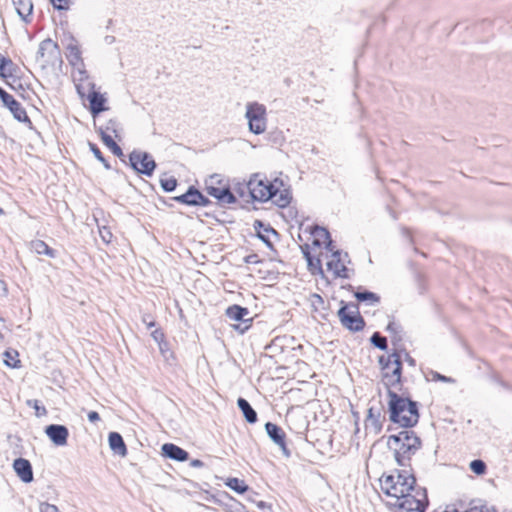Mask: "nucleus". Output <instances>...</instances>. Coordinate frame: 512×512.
<instances>
[{"label": "nucleus", "mask_w": 512, "mask_h": 512, "mask_svg": "<svg viewBox=\"0 0 512 512\" xmlns=\"http://www.w3.org/2000/svg\"><path fill=\"white\" fill-rule=\"evenodd\" d=\"M387 414L391 423L400 428H413L420 419V403L404 393L399 394L393 389L387 391Z\"/></svg>", "instance_id": "1"}, {"label": "nucleus", "mask_w": 512, "mask_h": 512, "mask_svg": "<svg viewBox=\"0 0 512 512\" xmlns=\"http://www.w3.org/2000/svg\"><path fill=\"white\" fill-rule=\"evenodd\" d=\"M422 440L411 428H402L401 431L387 437V448L393 452L398 466H410L413 455L421 449Z\"/></svg>", "instance_id": "2"}, {"label": "nucleus", "mask_w": 512, "mask_h": 512, "mask_svg": "<svg viewBox=\"0 0 512 512\" xmlns=\"http://www.w3.org/2000/svg\"><path fill=\"white\" fill-rule=\"evenodd\" d=\"M397 475L383 474L380 481L382 492L393 501L396 497H403L406 492L416 490V478L405 470H396Z\"/></svg>", "instance_id": "3"}, {"label": "nucleus", "mask_w": 512, "mask_h": 512, "mask_svg": "<svg viewBox=\"0 0 512 512\" xmlns=\"http://www.w3.org/2000/svg\"><path fill=\"white\" fill-rule=\"evenodd\" d=\"M337 316L341 325L349 332L356 333L362 331L366 326V321L360 314L357 302L340 301V308Z\"/></svg>", "instance_id": "4"}, {"label": "nucleus", "mask_w": 512, "mask_h": 512, "mask_svg": "<svg viewBox=\"0 0 512 512\" xmlns=\"http://www.w3.org/2000/svg\"><path fill=\"white\" fill-rule=\"evenodd\" d=\"M415 495L406 492L403 497H396L395 501L388 502V505L394 507V512H425L428 506V497L426 489L416 488Z\"/></svg>", "instance_id": "5"}, {"label": "nucleus", "mask_w": 512, "mask_h": 512, "mask_svg": "<svg viewBox=\"0 0 512 512\" xmlns=\"http://www.w3.org/2000/svg\"><path fill=\"white\" fill-rule=\"evenodd\" d=\"M126 164L129 165L137 174L144 175L146 177L153 176L157 168V163L149 152L136 149L129 153L128 162L126 161Z\"/></svg>", "instance_id": "6"}, {"label": "nucleus", "mask_w": 512, "mask_h": 512, "mask_svg": "<svg viewBox=\"0 0 512 512\" xmlns=\"http://www.w3.org/2000/svg\"><path fill=\"white\" fill-rule=\"evenodd\" d=\"M245 117L248 120L249 131L255 135L265 132L267 119L266 107L258 102L248 103L246 107Z\"/></svg>", "instance_id": "7"}, {"label": "nucleus", "mask_w": 512, "mask_h": 512, "mask_svg": "<svg viewBox=\"0 0 512 512\" xmlns=\"http://www.w3.org/2000/svg\"><path fill=\"white\" fill-rule=\"evenodd\" d=\"M0 101L3 107L8 109L13 115L15 120L27 124L30 129H33V123L27 115L25 108L2 87H0Z\"/></svg>", "instance_id": "8"}, {"label": "nucleus", "mask_w": 512, "mask_h": 512, "mask_svg": "<svg viewBox=\"0 0 512 512\" xmlns=\"http://www.w3.org/2000/svg\"><path fill=\"white\" fill-rule=\"evenodd\" d=\"M60 47L57 42L51 38H46L40 42L36 53V60L42 61L43 66L53 64L60 58Z\"/></svg>", "instance_id": "9"}, {"label": "nucleus", "mask_w": 512, "mask_h": 512, "mask_svg": "<svg viewBox=\"0 0 512 512\" xmlns=\"http://www.w3.org/2000/svg\"><path fill=\"white\" fill-rule=\"evenodd\" d=\"M250 314L248 308L243 307L238 304H233L228 306L225 315L233 321L240 322L238 325H235L234 328L238 330L241 334L245 333L252 325V318H246Z\"/></svg>", "instance_id": "10"}, {"label": "nucleus", "mask_w": 512, "mask_h": 512, "mask_svg": "<svg viewBox=\"0 0 512 512\" xmlns=\"http://www.w3.org/2000/svg\"><path fill=\"white\" fill-rule=\"evenodd\" d=\"M392 357H394L393 365L394 368L390 372L383 373V379L382 382L387 388V391L389 389H392L396 385H402V372H403V363L402 358L400 355V352L398 349H393L392 351Z\"/></svg>", "instance_id": "11"}, {"label": "nucleus", "mask_w": 512, "mask_h": 512, "mask_svg": "<svg viewBox=\"0 0 512 512\" xmlns=\"http://www.w3.org/2000/svg\"><path fill=\"white\" fill-rule=\"evenodd\" d=\"M264 428L270 440L280 448L285 457L289 458L291 456V451L287 447V436L285 431L279 425L272 422H266Z\"/></svg>", "instance_id": "12"}, {"label": "nucleus", "mask_w": 512, "mask_h": 512, "mask_svg": "<svg viewBox=\"0 0 512 512\" xmlns=\"http://www.w3.org/2000/svg\"><path fill=\"white\" fill-rule=\"evenodd\" d=\"M206 193L217 200L220 206L237 203V197L230 185L214 186L209 185L204 189Z\"/></svg>", "instance_id": "13"}, {"label": "nucleus", "mask_w": 512, "mask_h": 512, "mask_svg": "<svg viewBox=\"0 0 512 512\" xmlns=\"http://www.w3.org/2000/svg\"><path fill=\"white\" fill-rule=\"evenodd\" d=\"M385 412L384 406L381 401H379V406H371L367 411V416L365 419V428H371L374 434H379L383 429V423L385 422Z\"/></svg>", "instance_id": "14"}, {"label": "nucleus", "mask_w": 512, "mask_h": 512, "mask_svg": "<svg viewBox=\"0 0 512 512\" xmlns=\"http://www.w3.org/2000/svg\"><path fill=\"white\" fill-rule=\"evenodd\" d=\"M45 434L55 446H65L68 442L69 430L62 424H50L45 427Z\"/></svg>", "instance_id": "15"}, {"label": "nucleus", "mask_w": 512, "mask_h": 512, "mask_svg": "<svg viewBox=\"0 0 512 512\" xmlns=\"http://www.w3.org/2000/svg\"><path fill=\"white\" fill-rule=\"evenodd\" d=\"M253 227L256 231L257 237L266 245V247L270 250H274V245L266 234L270 233L276 238H279L280 233L275 230L269 223H265L262 220H255Z\"/></svg>", "instance_id": "16"}, {"label": "nucleus", "mask_w": 512, "mask_h": 512, "mask_svg": "<svg viewBox=\"0 0 512 512\" xmlns=\"http://www.w3.org/2000/svg\"><path fill=\"white\" fill-rule=\"evenodd\" d=\"M161 454L163 457L176 461L185 462L189 460V453L174 443H164L161 447Z\"/></svg>", "instance_id": "17"}, {"label": "nucleus", "mask_w": 512, "mask_h": 512, "mask_svg": "<svg viewBox=\"0 0 512 512\" xmlns=\"http://www.w3.org/2000/svg\"><path fill=\"white\" fill-rule=\"evenodd\" d=\"M13 469L22 482L31 483L33 481V468L28 459L16 458L13 462Z\"/></svg>", "instance_id": "18"}, {"label": "nucleus", "mask_w": 512, "mask_h": 512, "mask_svg": "<svg viewBox=\"0 0 512 512\" xmlns=\"http://www.w3.org/2000/svg\"><path fill=\"white\" fill-rule=\"evenodd\" d=\"M201 193L194 185H190L185 193L174 196L171 199L186 206L197 207Z\"/></svg>", "instance_id": "19"}, {"label": "nucleus", "mask_w": 512, "mask_h": 512, "mask_svg": "<svg viewBox=\"0 0 512 512\" xmlns=\"http://www.w3.org/2000/svg\"><path fill=\"white\" fill-rule=\"evenodd\" d=\"M87 98L89 101V110L93 117L98 116L108 109L105 105L106 98L100 92L91 91Z\"/></svg>", "instance_id": "20"}, {"label": "nucleus", "mask_w": 512, "mask_h": 512, "mask_svg": "<svg viewBox=\"0 0 512 512\" xmlns=\"http://www.w3.org/2000/svg\"><path fill=\"white\" fill-rule=\"evenodd\" d=\"M108 444L115 455L125 457L128 454L127 446L119 432L112 431L108 434Z\"/></svg>", "instance_id": "21"}, {"label": "nucleus", "mask_w": 512, "mask_h": 512, "mask_svg": "<svg viewBox=\"0 0 512 512\" xmlns=\"http://www.w3.org/2000/svg\"><path fill=\"white\" fill-rule=\"evenodd\" d=\"M98 133L100 135V138L102 140V142L104 143V145L110 149V151L115 155L117 156L118 158H120V160L126 164V160H125V155L123 153V150L122 148L114 141V139L112 138L111 135L107 134L105 132V130L100 127L98 129Z\"/></svg>", "instance_id": "22"}, {"label": "nucleus", "mask_w": 512, "mask_h": 512, "mask_svg": "<svg viewBox=\"0 0 512 512\" xmlns=\"http://www.w3.org/2000/svg\"><path fill=\"white\" fill-rule=\"evenodd\" d=\"M18 16L25 22H31V16L33 13L32 0H12Z\"/></svg>", "instance_id": "23"}, {"label": "nucleus", "mask_w": 512, "mask_h": 512, "mask_svg": "<svg viewBox=\"0 0 512 512\" xmlns=\"http://www.w3.org/2000/svg\"><path fill=\"white\" fill-rule=\"evenodd\" d=\"M248 187H249V195L251 197V199L253 201H259L260 202V197H259V194L258 192H260V194L262 192H265V177L264 178H260V174H253L250 178V180L248 181Z\"/></svg>", "instance_id": "24"}, {"label": "nucleus", "mask_w": 512, "mask_h": 512, "mask_svg": "<svg viewBox=\"0 0 512 512\" xmlns=\"http://www.w3.org/2000/svg\"><path fill=\"white\" fill-rule=\"evenodd\" d=\"M237 406L247 423L255 424L258 421V415L248 400L243 397L237 399Z\"/></svg>", "instance_id": "25"}, {"label": "nucleus", "mask_w": 512, "mask_h": 512, "mask_svg": "<svg viewBox=\"0 0 512 512\" xmlns=\"http://www.w3.org/2000/svg\"><path fill=\"white\" fill-rule=\"evenodd\" d=\"M283 185V181L279 179H275L273 182H269L265 178V192H258L260 197V202H266L268 200H273L275 197H277V194L279 193L280 186Z\"/></svg>", "instance_id": "26"}, {"label": "nucleus", "mask_w": 512, "mask_h": 512, "mask_svg": "<svg viewBox=\"0 0 512 512\" xmlns=\"http://www.w3.org/2000/svg\"><path fill=\"white\" fill-rule=\"evenodd\" d=\"M307 230L313 236L312 244L315 247H322L325 240L331 237V234L327 228L317 224L308 227Z\"/></svg>", "instance_id": "27"}, {"label": "nucleus", "mask_w": 512, "mask_h": 512, "mask_svg": "<svg viewBox=\"0 0 512 512\" xmlns=\"http://www.w3.org/2000/svg\"><path fill=\"white\" fill-rule=\"evenodd\" d=\"M354 297L357 300V302L366 303L370 306H376L381 301V298L378 294L366 289L354 292Z\"/></svg>", "instance_id": "28"}, {"label": "nucleus", "mask_w": 512, "mask_h": 512, "mask_svg": "<svg viewBox=\"0 0 512 512\" xmlns=\"http://www.w3.org/2000/svg\"><path fill=\"white\" fill-rule=\"evenodd\" d=\"M31 249L38 255H46L49 258H56L57 251L51 248L45 241L36 239L31 241Z\"/></svg>", "instance_id": "29"}, {"label": "nucleus", "mask_w": 512, "mask_h": 512, "mask_svg": "<svg viewBox=\"0 0 512 512\" xmlns=\"http://www.w3.org/2000/svg\"><path fill=\"white\" fill-rule=\"evenodd\" d=\"M225 485L238 494H244L249 489V486L244 482V480L236 477L228 478Z\"/></svg>", "instance_id": "30"}, {"label": "nucleus", "mask_w": 512, "mask_h": 512, "mask_svg": "<svg viewBox=\"0 0 512 512\" xmlns=\"http://www.w3.org/2000/svg\"><path fill=\"white\" fill-rule=\"evenodd\" d=\"M370 343L381 351H388V340L380 332H374L370 337Z\"/></svg>", "instance_id": "31"}, {"label": "nucleus", "mask_w": 512, "mask_h": 512, "mask_svg": "<svg viewBox=\"0 0 512 512\" xmlns=\"http://www.w3.org/2000/svg\"><path fill=\"white\" fill-rule=\"evenodd\" d=\"M292 200L291 193L288 189L279 190L277 197H275L272 201L279 208L287 207Z\"/></svg>", "instance_id": "32"}, {"label": "nucleus", "mask_w": 512, "mask_h": 512, "mask_svg": "<svg viewBox=\"0 0 512 512\" xmlns=\"http://www.w3.org/2000/svg\"><path fill=\"white\" fill-rule=\"evenodd\" d=\"M308 270L311 272V274H321L323 275V269H322V263L319 257L316 256H310L306 259Z\"/></svg>", "instance_id": "33"}, {"label": "nucleus", "mask_w": 512, "mask_h": 512, "mask_svg": "<svg viewBox=\"0 0 512 512\" xmlns=\"http://www.w3.org/2000/svg\"><path fill=\"white\" fill-rule=\"evenodd\" d=\"M88 146H89V149L90 151L93 153L94 157L103 164L104 168L106 170H110L112 169L110 163L108 162V160L104 157L103 153L101 152V150L99 149V147L93 143V142H90L88 141Z\"/></svg>", "instance_id": "34"}, {"label": "nucleus", "mask_w": 512, "mask_h": 512, "mask_svg": "<svg viewBox=\"0 0 512 512\" xmlns=\"http://www.w3.org/2000/svg\"><path fill=\"white\" fill-rule=\"evenodd\" d=\"M3 355L5 357V359H4L5 365H7L8 367H11V368L19 367L20 360L17 359L19 354L16 350H6Z\"/></svg>", "instance_id": "35"}, {"label": "nucleus", "mask_w": 512, "mask_h": 512, "mask_svg": "<svg viewBox=\"0 0 512 512\" xmlns=\"http://www.w3.org/2000/svg\"><path fill=\"white\" fill-rule=\"evenodd\" d=\"M160 186L164 192L170 193V192H173L177 188L178 180L174 176H171L170 178H165V179L161 178Z\"/></svg>", "instance_id": "36"}, {"label": "nucleus", "mask_w": 512, "mask_h": 512, "mask_svg": "<svg viewBox=\"0 0 512 512\" xmlns=\"http://www.w3.org/2000/svg\"><path fill=\"white\" fill-rule=\"evenodd\" d=\"M209 185L222 186V185H230V184L228 183V181H226L222 177V175L212 174L204 180V189H206V187Z\"/></svg>", "instance_id": "37"}, {"label": "nucleus", "mask_w": 512, "mask_h": 512, "mask_svg": "<svg viewBox=\"0 0 512 512\" xmlns=\"http://www.w3.org/2000/svg\"><path fill=\"white\" fill-rule=\"evenodd\" d=\"M469 468L476 475H483L486 473L487 465L481 459H474L470 462Z\"/></svg>", "instance_id": "38"}, {"label": "nucleus", "mask_w": 512, "mask_h": 512, "mask_svg": "<svg viewBox=\"0 0 512 512\" xmlns=\"http://www.w3.org/2000/svg\"><path fill=\"white\" fill-rule=\"evenodd\" d=\"M26 404L29 407H32L35 410V415L37 417H42V416H45L47 414V409L37 399H28L26 401Z\"/></svg>", "instance_id": "39"}, {"label": "nucleus", "mask_w": 512, "mask_h": 512, "mask_svg": "<svg viewBox=\"0 0 512 512\" xmlns=\"http://www.w3.org/2000/svg\"><path fill=\"white\" fill-rule=\"evenodd\" d=\"M67 49L69 51L68 60H69L70 64L75 65L78 61L81 60L80 49L75 44H69L67 46Z\"/></svg>", "instance_id": "40"}, {"label": "nucleus", "mask_w": 512, "mask_h": 512, "mask_svg": "<svg viewBox=\"0 0 512 512\" xmlns=\"http://www.w3.org/2000/svg\"><path fill=\"white\" fill-rule=\"evenodd\" d=\"M393 360L394 357H392V352L387 356L381 355L378 357V364L382 374L389 371L391 364H393Z\"/></svg>", "instance_id": "41"}, {"label": "nucleus", "mask_w": 512, "mask_h": 512, "mask_svg": "<svg viewBox=\"0 0 512 512\" xmlns=\"http://www.w3.org/2000/svg\"><path fill=\"white\" fill-rule=\"evenodd\" d=\"M341 255H342V251L341 250L336 249V251H332V258L333 259L327 262L328 270L334 272V270L337 269L340 266V264L342 262Z\"/></svg>", "instance_id": "42"}, {"label": "nucleus", "mask_w": 512, "mask_h": 512, "mask_svg": "<svg viewBox=\"0 0 512 512\" xmlns=\"http://www.w3.org/2000/svg\"><path fill=\"white\" fill-rule=\"evenodd\" d=\"M158 347L161 355L166 361L169 362L170 360H175L174 352L171 350L170 344L167 341L160 343Z\"/></svg>", "instance_id": "43"}, {"label": "nucleus", "mask_w": 512, "mask_h": 512, "mask_svg": "<svg viewBox=\"0 0 512 512\" xmlns=\"http://www.w3.org/2000/svg\"><path fill=\"white\" fill-rule=\"evenodd\" d=\"M55 10L67 11L69 10L72 0H49Z\"/></svg>", "instance_id": "44"}, {"label": "nucleus", "mask_w": 512, "mask_h": 512, "mask_svg": "<svg viewBox=\"0 0 512 512\" xmlns=\"http://www.w3.org/2000/svg\"><path fill=\"white\" fill-rule=\"evenodd\" d=\"M19 70V67L11 60V64H7V68L5 70V77H1L4 81L9 78H13V82H15V74Z\"/></svg>", "instance_id": "45"}, {"label": "nucleus", "mask_w": 512, "mask_h": 512, "mask_svg": "<svg viewBox=\"0 0 512 512\" xmlns=\"http://www.w3.org/2000/svg\"><path fill=\"white\" fill-rule=\"evenodd\" d=\"M430 374L432 376V380H434V381H440L443 383H453L455 381L453 378L442 375L437 371L431 370Z\"/></svg>", "instance_id": "46"}, {"label": "nucleus", "mask_w": 512, "mask_h": 512, "mask_svg": "<svg viewBox=\"0 0 512 512\" xmlns=\"http://www.w3.org/2000/svg\"><path fill=\"white\" fill-rule=\"evenodd\" d=\"M234 191L236 192V194L243 198L246 193L248 192L249 193V187H248V182L247 183H236L235 186H234Z\"/></svg>", "instance_id": "47"}, {"label": "nucleus", "mask_w": 512, "mask_h": 512, "mask_svg": "<svg viewBox=\"0 0 512 512\" xmlns=\"http://www.w3.org/2000/svg\"><path fill=\"white\" fill-rule=\"evenodd\" d=\"M151 337L159 345L166 341L165 334L161 328H156L151 332Z\"/></svg>", "instance_id": "48"}, {"label": "nucleus", "mask_w": 512, "mask_h": 512, "mask_svg": "<svg viewBox=\"0 0 512 512\" xmlns=\"http://www.w3.org/2000/svg\"><path fill=\"white\" fill-rule=\"evenodd\" d=\"M334 276L336 278H349L348 269L344 263H341L340 266L334 270Z\"/></svg>", "instance_id": "49"}, {"label": "nucleus", "mask_w": 512, "mask_h": 512, "mask_svg": "<svg viewBox=\"0 0 512 512\" xmlns=\"http://www.w3.org/2000/svg\"><path fill=\"white\" fill-rule=\"evenodd\" d=\"M40 512H60L58 507L54 504H50L48 502H41L39 505Z\"/></svg>", "instance_id": "50"}, {"label": "nucleus", "mask_w": 512, "mask_h": 512, "mask_svg": "<svg viewBox=\"0 0 512 512\" xmlns=\"http://www.w3.org/2000/svg\"><path fill=\"white\" fill-rule=\"evenodd\" d=\"M491 380L506 390L512 389L511 385L509 383H507L506 381H504L498 374H493L491 376Z\"/></svg>", "instance_id": "51"}, {"label": "nucleus", "mask_w": 512, "mask_h": 512, "mask_svg": "<svg viewBox=\"0 0 512 512\" xmlns=\"http://www.w3.org/2000/svg\"><path fill=\"white\" fill-rule=\"evenodd\" d=\"M386 331L392 335L400 333L402 331L401 325L395 323L394 321H390L386 326Z\"/></svg>", "instance_id": "52"}, {"label": "nucleus", "mask_w": 512, "mask_h": 512, "mask_svg": "<svg viewBox=\"0 0 512 512\" xmlns=\"http://www.w3.org/2000/svg\"><path fill=\"white\" fill-rule=\"evenodd\" d=\"M11 64V59L0 54V77H5L7 64Z\"/></svg>", "instance_id": "53"}, {"label": "nucleus", "mask_w": 512, "mask_h": 512, "mask_svg": "<svg viewBox=\"0 0 512 512\" xmlns=\"http://www.w3.org/2000/svg\"><path fill=\"white\" fill-rule=\"evenodd\" d=\"M400 352V355L402 356V353L404 354L405 361L408 363L409 366L415 367L416 366V360L406 351L405 348L398 349Z\"/></svg>", "instance_id": "54"}, {"label": "nucleus", "mask_w": 512, "mask_h": 512, "mask_svg": "<svg viewBox=\"0 0 512 512\" xmlns=\"http://www.w3.org/2000/svg\"><path fill=\"white\" fill-rule=\"evenodd\" d=\"M142 322L146 325L147 329L156 327V322L150 314H144L142 316Z\"/></svg>", "instance_id": "55"}, {"label": "nucleus", "mask_w": 512, "mask_h": 512, "mask_svg": "<svg viewBox=\"0 0 512 512\" xmlns=\"http://www.w3.org/2000/svg\"><path fill=\"white\" fill-rule=\"evenodd\" d=\"M211 205H213V202L209 199V197L201 193L197 207H209Z\"/></svg>", "instance_id": "56"}, {"label": "nucleus", "mask_w": 512, "mask_h": 512, "mask_svg": "<svg viewBox=\"0 0 512 512\" xmlns=\"http://www.w3.org/2000/svg\"><path fill=\"white\" fill-rule=\"evenodd\" d=\"M391 342H392V345L394 346V349L404 348L403 345L401 344L402 336L400 335V333L392 335Z\"/></svg>", "instance_id": "57"}, {"label": "nucleus", "mask_w": 512, "mask_h": 512, "mask_svg": "<svg viewBox=\"0 0 512 512\" xmlns=\"http://www.w3.org/2000/svg\"><path fill=\"white\" fill-rule=\"evenodd\" d=\"M100 235H101L102 240L105 243H109L111 241L112 233L106 227H103V229H100Z\"/></svg>", "instance_id": "58"}, {"label": "nucleus", "mask_w": 512, "mask_h": 512, "mask_svg": "<svg viewBox=\"0 0 512 512\" xmlns=\"http://www.w3.org/2000/svg\"><path fill=\"white\" fill-rule=\"evenodd\" d=\"M5 84H6V85L11 89V90H14V91H16V92H18V93H19L20 91H25V88H24L23 84H22V83H20V82H19L17 85H14V83H12V82H10V81L6 80V81H5Z\"/></svg>", "instance_id": "59"}, {"label": "nucleus", "mask_w": 512, "mask_h": 512, "mask_svg": "<svg viewBox=\"0 0 512 512\" xmlns=\"http://www.w3.org/2000/svg\"><path fill=\"white\" fill-rule=\"evenodd\" d=\"M244 262L247 264H257L260 262V259L257 254H250L244 258Z\"/></svg>", "instance_id": "60"}, {"label": "nucleus", "mask_w": 512, "mask_h": 512, "mask_svg": "<svg viewBox=\"0 0 512 512\" xmlns=\"http://www.w3.org/2000/svg\"><path fill=\"white\" fill-rule=\"evenodd\" d=\"M87 418L91 423H95L100 420V415L97 411H89Z\"/></svg>", "instance_id": "61"}, {"label": "nucleus", "mask_w": 512, "mask_h": 512, "mask_svg": "<svg viewBox=\"0 0 512 512\" xmlns=\"http://www.w3.org/2000/svg\"><path fill=\"white\" fill-rule=\"evenodd\" d=\"M300 249H301V252L303 254V257L305 258V260L307 258H309L310 256H312L311 252H310V246L309 244L305 243L303 245L300 246Z\"/></svg>", "instance_id": "62"}, {"label": "nucleus", "mask_w": 512, "mask_h": 512, "mask_svg": "<svg viewBox=\"0 0 512 512\" xmlns=\"http://www.w3.org/2000/svg\"><path fill=\"white\" fill-rule=\"evenodd\" d=\"M8 295L7 283L0 278V297H6Z\"/></svg>", "instance_id": "63"}, {"label": "nucleus", "mask_w": 512, "mask_h": 512, "mask_svg": "<svg viewBox=\"0 0 512 512\" xmlns=\"http://www.w3.org/2000/svg\"><path fill=\"white\" fill-rule=\"evenodd\" d=\"M323 245L327 251H330L331 253H332V251H335L334 243H333V240L331 239V237H329V239H326L325 242L323 243Z\"/></svg>", "instance_id": "64"}]
</instances>
